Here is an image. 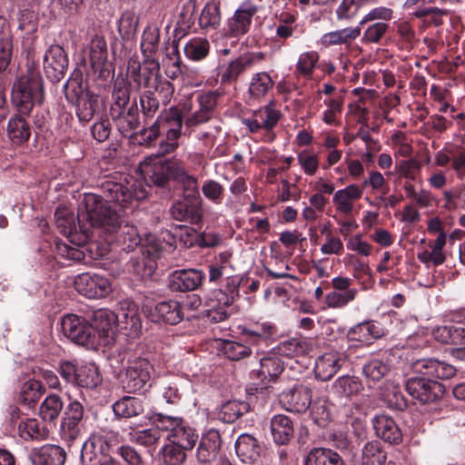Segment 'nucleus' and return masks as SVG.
<instances>
[{
	"instance_id": "f257e3e1",
	"label": "nucleus",
	"mask_w": 465,
	"mask_h": 465,
	"mask_svg": "<svg viewBox=\"0 0 465 465\" xmlns=\"http://www.w3.org/2000/svg\"><path fill=\"white\" fill-rule=\"evenodd\" d=\"M102 195L85 193L79 206L77 220L80 227L87 232L90 228H101L113 233L118 231L121 213L109 203L124 207L133 200L141 201L147 197V191L139 182H116L106 180L101 184Z\"/></svg>"
},
{
	"instance_id": "f03ea898",
	"label": "nucleus",
	"mask_w": 465,
	"mask_h": 465,
	"mask_svg": "<svg viewBox=\"0 0 465 465\" xmlns=\"http://www.w3.org/2000/svg\"><path fill=\"white\" fill-rule=\"evenodd\" d=\"M44 101V81L36 71L20 76L12 89V102L17 113L11 116L6 126L8 139L15 145L27 143L31 137V125L27 117L35 103Z\"/></svg>"
},
{
	"instance_id": "7ed1b4c3",
	"label": "nucleus",
	"mask_w": 465,
	"mask_h": 465,
	"mask_svg": "<svg viewBox=\"0 0 465 465\" xmlns=\"http://www.w3.org/2000/svg\"><path fill=\"white\" fill-rule=\"evenodd\" d=\"M411 369L422 377L409 378L405 388L413 399L423 404L435 402L443 396L444 386L436 379H450L456 373L454 366L433 358L417 360L412 362Z\"/></svg>"
},
{
	"instance_id": "20e7f679",
	"label": "nucleus",
	"mask_w": 465,
	"mask_h": 465,
	"mask_svg": "<svg viewBox=\"0 0 465 465\" xmlns=\"http://www.w3.org/2000/svg\"><path fill=\"white\" fill-rule=\"evenodd\" d=\"M64 92L67 102L75 107L79 120L85 123L91 121L98 109L99 96L84 83L83 72L80 69L76 68L72 72L64 84Z\"/></svg>"
},
{
	"instance_id": "39448f33",
	"label": "nucleus",
	"mask_w": 465,
	"mask_h": 465,
	"mask_svg": "<svg viewBox=\"0 0 465 465\" xmlns=\"http://www.w3.org/2000/svg\"><path fill=\"white\" fill-rule=\"evenodd\" d=\"M121 321L126 324L125 328L137 331L141 327L140 318L135 305H131L124 311L123 308L115 315L106 310L95 312L90 321L97 338L98 347L109 343L110 337L114 333L115 322Z\"/></svg>"
},
{
	"instance_id": "423d86ee",
	"label": "nucleus",
	"mask_w": 465,
	"mask_h": 465,
	"mask_svg": "<svg viewBox=\"0 0 465 465\" xmlns=\"http://www.w3.org/2000/svg\"><path fill=\"white\" fill-rule=\"evenodd\" d=\"M220 94L207 92L197 95L196 100L187 99L180 103L185 128H193L209 122L214 114Z\"/></svg>"
},
{
	"instance_id": "0eeeda50",
	"label": "nucleus",
	"mask_w": 465,
	"mask_h": 465,
	"mask_svg": "<svg viewBox=\"0 0 465 465\" xmlns=\"http://www.w3.org/2000/svg\"><path fill=\"white\" fill-rule=\"evenodd\" d=\"M154 80L153 87L155 92L163 93L164 100L169 101L173 92V87L169 81H158V76L153 74V70L147 66H142L136 60H129L126 79L128 84L135 89L146 88Z\"/></svg>"
},
{
	"instance_id": "6e6552de",
	"label": "nucleus",
	"mask_w": 465,
	"mask_h": 465,
	"mask_svg": "<svg viewBox=\"0 0 465 465\" xmlns=\"http://www.w3.org/2000/svg\"><path fill=\"white\" fill-rule=\"evenodd\" d=\"M153 365L146 359L139 358L132 361L121 380L122 387L127 393L145 391L150 386Z\"/></svg>"
},
{
	"instance_id": "1a4fd4ad",
	"label": "nucleus",
	"mask_w": 465,
	"mask_h": 465,
	"mask_svg": "<svg viewBox=\"0 0 465 465\" xmlns=\"http://www.w3.org/2000/svg\"><path fill=\"white\" fill-rule=\"evenodd\" d=\"M181 161L177 159L159 160L153 163H144L141 172L148 185L164 188L171 179L174 180Z\"/></svg>"
},
{
	"instance_id": "9d476101",
	"label": "nucleus",
	"mask_w": 465,
	"mask_h": 465,
	"mask_svg": "<svg viewBox=\"0 0 465 465\" xmlns=\"http://www.w3.org/2000/svg\"><path fill=\"white\" fill-rule=\"evenodd\" d=\"M74 285L80 294L89 299L104 298L112 292V285L108 278L89 272L79 274L75 279Z\"/></svg>"
},
{
	"instance_id": "9b49d317",
	"label": "nucleus",
	"mask_w": 465,
	"mask_h": 465,
	"mask_svg": "<svg viewBox=\"0 0 465 465\" xmlns=\"http://www.w3.org/2000/svg\"><path fill=\"white\" fill-rule=\"evenodd\" d=\"M88 61L94 72L100 78L109 76L112 64L108 60V49L105 39L100 35H94L88 45Z\"/></svg>"
},
{
	"instance_id": "f8f14e48",
	"label": "nucleus",
	"mask_w": 465,
	"mask_h": 465,
	"mask_svg": "<svg viewBox=\"0 0 465 465\" xmlns=\"http://www.w3.org/2000/svg\"><path fill=\"white\" fill-rule=\"evenodd\" d=\"M282 114L275 108L274 103L270 102L255 110L251 117L243 118L242 123L252 134L258 133L262 129L269 132L276 126Z\"/></svg>"
},
{
	"instance_id": "ddd939ff",
	"label": "nucleus",
	"mask_w": 465,
	"mask_h": 465,
	"mask_svg": "<svg viewBox=\"0 0 465 465\" xmlns=\"http://www.w3.org/2000/svg\"><path fill=\"white\" fill-rule=\"evenodd\" d=\"M84 414V406L77 401H71L65 407L60 427V433L64 440L73 441L80 436Z\"/></svg>"
},
{
	"instance_id": "4468645a",
	"label": "nucleus",
	"mask_w": 465,
	"mask_h": 465,
	"mask_svg": "<svg viewBox=\"0 0 465 465\" xmlns=\"http://www.w3.org/2000/svg\"><path fill=\"white\" fill-rule=\"evenodd\" d=\"M68 68V57L64 49L59 45H52L44 56V70L52 82H59Z\"/></svg>"
},
{
	"instance_id": "2eb2a0df",
	"label": "nucleus",
	"mask_w": 465,
	"mask_h": 465,
	"mask_svg": "<svg viewBox=\"0 0 465 465\" xmlns=\"http://www.w3.org/2000/svg\"><path fill=\"white\" fill-rule=\"evenodd\" d=\"M204 278L205 274L201 270H176L168 277V288L172 292H192L197 290L203 284Z\"/></svg>"
},
{
	"instance_id": "dca6fc26",
	"label": "nucleus",
	"mask_w": 465,
	"mask_h": 465,
	"mask_svg": "<svg viewBox=\"0 0 465 465\" xmlns=\"http://www.w3.org/2000/svg\"><path fill=\"white\" fill-rule=\"evenodd\" d=\"M263 57L262 53H245L232 60L221 69V83L224 84L236 82L242 73L260 63Z\"/></svg>"
},
{
	"instance_id": "f3484780",
	"label": "nucleus",
	"mask_w": 465,
	"mask_h": 465,
	"mask_svg": "<svg viewBox=\"0 0 465 465\" xmlns=\"http://www.w3.org/2000/svg\"><path fill=\"white\" fill-rule=\"evenodd\" d=\"M258 12V7L250 2H244L228 19L226 24V35L230 37H239L248 33L253 15Z\"/></svg>"
},
{
	"instance_id": "a211bd4d",
	"label": "nucleus",
	"mask_w": 465,
	"mask_h": 465,
	"mask_svg": "<svg viewBox=\"0 0 465 465\" xmlns=\"http://www.w3.org/2000/svg\"><path fill=\"white\" fill-rule=\"evenodd\" d=\"M312 390L304 385H298L282 391L279 396L282 406L288 411L305 412L312 403Z\"/></svg>"
},
{
	"instance_id": "6ab92c4d",
	"label": "nucleus",
	"mask_w": 465,
	"mask_h": 465,
	"mask_svg": "<svg viewBox=\"0 0 465 465\" xmlns=\"http://www.w3.org/2000/svg\"><path fill=\"white\" fill-rule=\"evenodd\" d=\"M375 434L383 441L399 445L402 442V432L395 420L388 414L375 415L371 420Z\"/></svg>"
},
{
	"instance_id": "aec40b11",
	"label": "nucleus",
	"mask_w": 465,
	"mask_h": 465,
	"mask_svg": "<svg viewBox=\"0 0 465 465\" xmlns=\"http://www.w3.org/2000/svg\"><path fill=\"white\" fill-rule=\"evenodd\" d=\"M345 362V356L337 351H331L320 356L314 366L318 379L328 381L332 378Z\"/></svg>"
},
{
	"instance_id": "412c9836",
	"label": "nucleus",
	"mask_w": 465,
	"mask_h": 465,
	"mask_svg": "<svg viewBox=\"0 0 465 465\" xmlns=\"http://www.w3.org/2000/svg\"><path fill=\"white\" fill-rule=\"evenodd\" d=\"M29 458L33 465H64L66 454L60 446L47 444L32 450Z\"/></svg>"
},
{
	"instance_id": "4be33fe9",
	"label": "nucleus",
	"mask_w": 465,
	"mask_h": 465,
	"mask_svg": "<svg viewBox=\"0 0 465 465\" xmlns=\"http://www.w3.org/2000/svg\"><path fill=\"white\" fill-rule=\"evenodd\" d=\"M221 444L219 431L209 430L200 440L196 452L198 461L207 463L214 460L219 453Z\"/></svg>"
},
{
	"instance_id": "5701e85b",
	"label": "nucleus",
	"mask_w": 465,
	"mask_h": 465,
	"mask_svg": "<svg viewBox=\"0 0 465 465\" xmlns=\"http://www.w3.org/2000/svg\"><path fill=\"white\" fill-rule=\"evenodd\" d=\"M157 120H159L160 127L171 138L181 137L184 117L182 115L180 104L165 110Z\"/></svg>"
},
{
	"instance_id": "b1692460",
	"label": "nucleus",
	"mask_w": 465,
	"mask_h": 465,
	"mask_svg": "<svg viewBox=\"0 0 465 465\" xmlns=\"http://www.w3.org/2000/svg\"><path fill=\"white\" fill-rule=\"evenodd\" d=\"M447 235L444 232H440L433 242L429 243V250H422L417 253L418 260L426 264L428 267L431 264L439 266L445 262L446 255L443 248L446 245Z\"/></svg>"
},
{
	"instance_id": "393cba45",
	"label": "nucleus",
	"mask_w": 465,
	"mask_h": 465,
	"mask_svg": "<svg viewBox=\"0 0 465 465\" xmlns=\"http://www.w3.org/2000/svg\"><path fill=\"white\" fill-rule=\"evenodd\" d=\"M363 390L359 378L344 375L335 380L331 386L332 394L341 401L351 400Z\"/></svg>"
},
{
	"instance_id": "a878e982",
	"label": "nucleus",
	"mask_w": 465,
	"mask_h": 465,
	"mask_svg": "<svg viewBox=\"0 0 465 465\" xmlns=\"http://www.w3.org/2000/svg\"><path fill=\"white\" fill-rule=\"evenodd\" d=\"M183 319L181 304L177 301L169 300L158 302L153 309V321L177 324Z\"/></svg>"
},
{
	"instance_id": "bb28decb",
	"label": "nucleus",
	"mask_w": 465,
	"mask_h": 465,
	"mask_svg": "<svg viewBox=\"0 0 465 465\" xmlns=\"http://www.w3.org/2000/svg\"><path fill=\"white\" fill-rule=\"evenodd\" d=\"M235 450L242 462L252 463L260 457L262 446L253 436L243 433L235 442Z\"/></svg>"
},
{
	"instance_id": "cd10ccee",
	"label": "nucleus",
	"mask_w": 465,
	"mask_h": 465,
	"mask_svg": "<svg viewBox=\"0 0 465 465\" xmlns=\"http://www.w3.org/2000/svg\"><path fill=\"white\" fill-rule=\"evenodd\" d=\"M240 279L237 275H227L220 288L213 292L218 305L231 306L239 296Z\"/></svg>"
},
{
	"instance_id": "c85d7f7f",
	"label": "nucleus",
	"mask_w": 465,
	"mask_h": 465,
	"mask_svg": "<svg viewBox=\"0 0 465 465\" xmlns=\"http://www.w3.org/2000/svg\"><path fill=\"white\" fill-rule=\"evenodd\" d=\"M362 193V188L351 183L344 189L338 190L334 193L332 201L336 204L337 211L344 214H350L353 209V201L359 200Z\"/></svg>"
},
{
	"instance_id": "c756f323",
	"label": "nucleus",
	"mask_w": 465,
	"mask_h": 465,
	"mask_svg": "<svg viewBox=\"0 0 465 465\" xmlns=\"http://www.w3.org/2000/svg\"><path fill=\"white\" fill-rule=\"evenodd\" d=\"M271 431L277 444H287L294 433L292 421L286 415H275L271 420Z\"/></svg>"
},
{
	"instance_id": "7c9ffc66",
	"label": "nucleus",
	"mask_w": 465,
	"mask_h": 465,
	"mask_svg": "<svg viewBox=\"0 0 465 465\" xmlns=\"http://www.w3.org/2000/svg\"><path fill=\"white\" fill-rule=\"evenodd\" d=\"M118 131L125 137L133 136L134 131L140 124L139 112L136 102L131 104L126 111L121 115L112 118Z\"/></svg>"
},
{
	"instance_id": "2f4dec72",
	"label": "nucleus",
	"mask_w": 465,
	"mask_h": 465,
	"mask_svg": "<svg viewBox=\"0 0 465 465\" xmlns=\"http://www.w3.org/2000/svg\"><path fill=\"white\" fill-rule=\"evenodd\" d=\"M143 411V401L136 397L124 396L113 404V411L118 419L137 417Z\"/></svg>"
},
{
	"instance_id": "473e14b6",
	"label": "nucleus",
	"mask_w": 465,
	"mask_h": 465,
	"mask_svg": "<svg viewBox=\"0 0 465 465\" xmlns=\"http://www.w3.org/2000/svg\"><path fill=\"white\" fill-rule=\"evenodd\" d=\"M166 438L171 443H174L186 450H191L199 439L196 430L185 420L174 430V433H168Z\"/></svg>"
},
{
	"instance_id": "72a5a7b5",
	"label": "nucleus",
	"mask_w": 465,
	"mask_h": 465,
	"mask_svg": "<svg viewBox=\"0 0 465 465\" xmlns=\"http://www.w3.org/2000/svg\"><path fill=\"white\" fill-rule=\"evenodd\" d=\"M360 25L356 27H346L324 34L322 36V44L328 47L339 45H350L361 35Z\"/></svg>"
},
{
	"instance_id": "f704fd0d",
	"label": "nucleus",
	"mask_w": 465,
	"mask_h": 465,
	"mask_svg": "<svg viewBox=\"0 0 465 465\" xmlns=\"http://www.w3.org/2000/svg\"><path fill=\"white\" fill-rule=\"evenodd\" d=\"M129 435L131 441L148 448L149 451L154 450L162 440L161 429L154 426L143 430L132 429Z\"/></svg>"
},
{
	"instance_id": "c9c22d12",
	"label": "nucleus",
	"mask_w": 465,
	"mask_h": 465,
	"mask_svg": "<svg viewBox=\"0 0 465 465\" xmlns=\"http://www.w3.org/2000/svg\"><path fill=\"white\" fill-rule=\"evenodd\" d=\"M273 84L274 82L268 73L259 72L253 74L248 89L250 98L260 101L272 89Z\"/></svg>"
},
{
	"instance_id": "e433bc0d",
	"label": "nucleus",
	"mask_w": 465,
	"mask_h": 465,
	"mask_svg": "<svg viewBox=\"0 0 465 465\" xmlns=\"http://www.w3.org/2000/svg\"><path fill=\"white\" fill-rule=\"evenodd\" d=\"M75 384L86 389H94L102 382V376L94 363H80Z\"/></svg>"
},
{
	"instance_id": "4c0bfd02",
	"label": "nucleus",
	"mask_w": 465,
	"mask_h": 465,
	"mask_svg": "<svg viewBox=\"0 0 465 465\" xmlns=\"http://www.w3.org/2000/svg\"><path fill=\"white\" fill-rule=\"evenodd\" d=\"M312 344L304 338H292L280 342L276 351L280 355L293 358L309 353Z\"/></svg>"
},
{
	"instance_id": "58836bf2",
	"label": "nucleus",
	"mask_w": 465,
	"mask_h": 465,
	"mask_svg": "<svg viewBox=\"0 0 465 465\" xmlns=\"http://www.w3.org/2000/svg\"><path fill=\"white\" fill-rule=\"evenodd\" d=\"M305 465H344L341 457L331 449L314 448L305 460Z\"/></svg>"
},
{
	"instance_id": "ea45409f",
	"label": "nucleus",
	"mask_w": 465,
	"mask_h": 465,
	"mask_svg": "<svg viewBox=\"0 0 465 465\" xmlns=\"http://www.w3.org/2000/svg\"><path fill=\"white\" fill-rule=\"evenodd\" d=\"M283 362L276 356H266L260 360V369L257 371L258 378L265 383L275 381L283 371Z\"/></svg>"
},
{
	"instance_id": "a19ab883",
	"label": "nucleus",
	"mask_w": 465,
	"mask_h": 465,
	"mask_svg": "<svg viewBox=\"0 0 465 465\" xmlns=\"http://www.w3.org/2000/svg\"><path fill=\"white\" fill-rule=\"evenodd\" d=\"M250 410L248 402L231 400L224 402L218 412V418L224 423H232Z\"/></svg>"
},
{
	"instance_id": "79ce46f5",
	"label": "nucleus",
	"mask_w": 465,
	"mask_h": 465,
	"mask_svg": "<svg viewBox=\"0 0 465 465\" xmlns=\"http://www.w3.org/2000/svg\"><path fill=\"white\" fill-rule=\"evenodd\" d=\"M222 20L220 5L216 2H208L203 8L198 24L201 29L205 32L216 29Z\"/></svg>"
},
{
	"instance_id": "37998d69",
	"label": "nucleus",
	"mask_w": 465,
	"mask_h": 465,
	"mask_svg": "<svg viewBox=\"0 0 465 465\" xmlns=\"http://www.w3.org/2000/svg\"><path fill=\"white\" fill-rule=\"evenodd\" d=\"M245 342L251 345H258L270 339L274 333V327L271 323L255 324L249 328H243L241 332Z\"/></svg>"
},
{
	"instance_id": "c03bdc74",
	"label": "nucleus",
	"mask_w": 465,
	"mask_h": 465,
	"mask_svg": "<svg viewBox=\"0 0 465 465\" xmlns=\"http://www.w3.org/2000/svg\"><path fill=\"white\" fill-rule=\"evenodd\" d=\"M172 217L176 221H189L197 223L202 217L201 211L196 204H189L187 202H176L171 207Z\"/></svg>"
},
{
	"instance_id": "a18cd8bd",
	"label": "nucleus",
	"mask_w": 465,
	"mask_h": 465,
	"mask_svg": "<svg viewBox=\"0 0 465 465\" xmlns=\"http://www.w3.org/2000/svg\"><path fill=\"white\" fill-rule=\"evenodd\" d=\"M96 337L90 322L82 318V322H80L77 331L73 336L72 341L87 349L95 350L98 348Z\"/></svg>"
},
{
	"instance_id": "49530a36",
	"label": "nucleus",
	"mask_w": 465,
	"mask_h": 465,
	"mask_svg": "<svg viewBox=\"0 0 465 465\" xmlns=\"http://www.w3.org/2000/svg\"><path fill=\"white\" fill-rule=\"evenodd\" d=\"M220 351L231 361H240L252 354V350L248 345L231 340H223L221 342Z\"/></svg>"
},
{
	"instance_id": "de8ad7c7",
	"label": "nucleus",
	"mask_w": 465,
	"mask_h": 465,
	"mask_svg": "<svg viewBox=\"0 0 465 465\" xmlns=\"http://www.w3.org/2000/svg\"><path fill=\"white\" fill-rule=\"evenodd\" d=\"M64 402L57 394H51L45 399L39 408V415L45 421H54L61 413Z\"/></svg>"
},
{
	"instance_id": "09e8293b",
	"label": "nucleus",
	"mask_w": 465,
	"mask_h": 465,
	"mask_svg": "<svg viewBox=\"0 0 465 465\" xmlns=\"http://www.w3.org/2000/svg\"><path fill=\"white\" fill-rule=\"evenodd\" d=\"M44 391L45 388L40 381L29 380L22 385L18 401L31 407L40 399Z\"/></svg>"
},
{
	"instance_id": "8fccbe9b",
	"label": "nucleus",
	"mask_w": 465,
	"mask_h": 465,
	"mask_svg": "<svg viewBox=\"0 0 465 465\" xmlns=\"http://www.w3.org/2000/svg\"><path fill=\"white\" fill-rule=\"evenodd\" d=\"M174 181L182 184L185 198L194 199L199 194L197 179L187 173L182 162L175 174Z\"/></svg>"
},
{
	"instance_id": "3c124183",
	"label": "nucleus",
	"mask_w": 465,
	"mask_h": 465,
	"mask_svg": "<svg viewBox=\"0 0 465 465\" xmlns=\"http://www.w3.org/2000/svg\"><path fill=\"white\" fill-rule=\"evenodd\" d=\"M197 5L195 0H187L182 7L177 20V28L186 33L194 25Z\"/></svg>"
},
{
	"instance_id": "603ef678",
	"label": "nucleus",
	"mask_w": 465,
	"mask_h": 465,
	"mask_svg": "<svg viewBox=\"0 0 465 465\" xmlns=\"http://www.w3.org/2000/svg\"><path fill=\"white\" fill-rule=\"evenodd\" d=\"M357 294L358 290L355 288L348 292L333 290L326 294L325 304L332 309L343 308L351 302L354 301Z\"/></svg>"
},
{
	"instance_id": "864d4df0",
	"label": "nucleus",
	"mask_w": 465,
	"mask_h": 465,
	"mask_svg": "<svg viewBox=\"0 0 465 465\" xmlns=\"http://www.w3.org/2000/svg\"><path fill=\"white\" fill-rule=\"evenodd\" d=\"M433 337L441 343L460 345V323L436 327L433 330Z\"/></svg>"
},
{
	"instance_id": "5fc2aeb1",
	"label": "nucleus",
	"mask_w": 465,
	"mask_h": 465,
	"mask_svg": "<svg viewBox=\"0 0 465 465\" xmlns=\"http://www.w3.org/2000/svg\"><path fill=\"white\" fill-rule=\"evenodd\" d=\"M210 51V44L206 39L194 38L184 46L185 55L193 61L205 58Z\"/></svg>"
},
{
	"instance_id": "6e6d98bb",
	"label": "nucleus",
	"mask_w": 465,
	"mask_h": 465,
	"mask_svg": "<svg viewBox=\"0 0 465 465\" xmlns=\"http://www.w3.org/2000/svg\"><path fill=\"white\" fill-rule=\"evenodd\" d=\"M310 415L313 422L321 427H325L331 420V412L324 399L319 398L312 401Z\"/></svg>"
},
{
	"instance_id": "4d7b16f0",
	"label": "nucleus",
	"mask_w": 465,
	"mask_h": 465,
	"mask_svg": "<svg viewBox=\"0 0 465 465\" xmlns=\"http://www.w3.org/2000/svg\"><path fill=\"white\" fill-rule=\"evenodd\" d=\"M382 396L386 406L391 410L402 411L408 407V401L398 387L387 388Z\"/></svg>"
},
{
	"instance_id": "13d9d810",
	"label": "nucleus",
	"mask_w": 465,
	"mask_h": 465,
	"mask_svg": "<svg viewBox=\"0 0 465 465\" xmlns=\"http://www.w3.org/2000/svg\"><path fill=\"white\" fill-rule=\"evenodd\" d=\"M362 371L368 379L377 381L391 371V365L382 360L373 359L363 366Z\"/></svg>"
},
{
	"instance_id": "bf43d9fd",
	"label": "nucleus",
	"mask_w": 465,
	"mask_h": 465,
	"mask_svg": "<svg viewBox=\"0 0 465 465\" xmlns=\"http://www.w3.org/2000/svg\"><path fill=\"white\" fill-rule=\"evenodd\" d=\"M19 435L25 440H40L45 435V430L40 427L35 419H27L21 421L18 426Z\"/></svg>"
},
{
	"instance_id": "052dcab7",
	"label": "nucleus",
	"mask_w": 465,
	"mask_h": 465,
	"mask_svg": "<svg viewBox=\"0 0 465 465\" xmlns=\"http://www.w3.org/2000/svg\"><path fill=\"white\" fill-rule=\"evenodd\" d=\"M18 29L26 35L35 34L38 28V11L29 9H19Z\"/></svg>"
},
{
	"instance_id": "680f3d73",
	"label": "nucleus",
	"mask_w": 465,
	"mask_h": 465,
	"mask_svg": "<svg viewBox=\"0 0 465 465\" xmlns=\"http://www.w3.org/2000/svg\"><path fill=\"white\" fill-rule=\"evenodd\" d=\"M318 60L319 55L314 51L301 54L296 64L297 72L304 77H311L316 67Z\"/></svg>"
},
{
	"instance_id": "e2e57ef3",
	"label": "nucleus",
	"mask_w": 465,
	"mask_h": 465,
	"mask_svg": "<svg viewBox=\"0 0 465 465\" xmlns=\"http://www.w3.org/2000/svg\"><path fill=\"white\" fill-rule=\"evenodd\" d=\"M118 230H120L119 237L125 245L124 248V250L132 251L140 244L141 236L134 225H130L128 223L122 225L121 222Z\"/></svg>"
},
{
	"instance_id": "0e129e2a",
	"label": "nucleus",
	"mask_w": 465,
	"mask_h": 465,
	"mask_svg": "<svg viewBox=\"0 0 465 465\" xmlns=\"http://www.w3.org/2000/svg\"><path fill=\"white\" fill-rule=\"evenodd\" d=\"M186 450L174 443L165 445L163 448V461L164 465H181L184 462Z\"/></svg>"
},
{
	"instance_id": "69168bd1",
	"label": "nucleus",
	"mask_w": 465,
	"mask_h": 465,
	"mask_svg": "<svg viewBox=\"0 0 465 465\" xmlns=\"http://www.w3.org/2000/svg\"><path fill=\"white\" fill-rule=\"evenodd\" d=\"M386 453L382 450L378 440H371L365 443L362 448L361 462L386 461Z\"/></svg>"
},
{
	"instance_id": "338daca9",
	"label": "nucleus",
	"mask_w": 465,
	"mask_h": 465,
	"mask_svg": "<svg viewBox=\"0 0 465 465\" xmlns=\"http://www.w3.org/2000/svg\"><path fill=\"white\" fill-rule=\"evenodd\" d=\"M389 30L386 22H375L370 25L363 33L362 42L366 44H378Z\"/></svg>"
},
{
	"instance_id": "774afa93",
	"label": "nucleus",
	"mask_w": 465,
	"mask_h": 465,
	"mask_svg": "<svg viewBox=\"0 0 465 465\" xmlns=\"http://www.w3.org/2000/svg\"><path fill=\"white\" fill-rule=\"evenodd\" d=\"M56 254L69 261L81 262L84 259V252L76 245H70L62 241L55 242Z\"/></svg>"
}]
</instances>
